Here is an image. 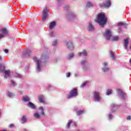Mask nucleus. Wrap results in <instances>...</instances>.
Instances as JSON below:
<instances>
[{
    "instance_id": "11",
    "label": "nucleus",
    "mask_w": 131,
    "mask_h": 131,
    "mask_svg": "<svg viewBox=\"0 0 131 131\" xmlns=\"http://www.w3.org/2000/svg\"><path fill=\"white\" fill-rule=\"evenodd\" d=\"M102 70L103 72H109L110 68L108 67V63L107 62H104L103 63Z\"/></svg>"
},
{
    "instance_id": "5",
    "label": "nucleus",
    "mask_w": 131,
    "mask_h": 131,
    "mask_svg": "<svg viewBox=\"0 0 131 131\" xmlns=\"http://www.w3.org/2000/svg\"><path fill=\"white\" fill-rule=\"evenodd\" d=\"M94 99L95 102H101L102 101V97H101V93L98 91H95L93 93Z\"/></svg>"
},
{
    "instance_id": "10",
    "label": "nucleus",
    "mask_w": 131,
    "mask_h": 131,
    "mask_svg": "<svg viewBox=\"0 0 131 131\" xmlns=\"http://www.w3.org/2000/svg\"><path fill=\"white\" fill-rule=\"evenodd\" d=\"M67 16L69 21H71V20L74 19V18H76V14H75L73 12H68L67 14Z\"/></svg>"
},
{
    "instance_id": "25",
    "label": "nucleus",
    "mask_w": 131,
    "mask_h": 131,
    "mask_svg": "<svg viewBox=\"0 0 131 131\" xmlns=\"http://www.w3.org/2000/svg\"><path fill=\"white\" fill-rule=\"evenodd\" d=\"M6 96L7 97H9V98H13V97H15V94H14V93H13L8 92L6 94Z\"/></svg>"
},
{
    "instance_id": "14",
    "label": "nucleus",
    "mask_w": 131,
    "mask_h": 131,
    "mask_svg": "<svg viewBox=\"0 0 131 131\" xmlns=\"http://www.w3.org/2000/svg\"><path fill=\"white\" fill-rule=\"evenodd\" d=\"M124 42V49L128 52V43H129V41L128 40V38L124 39L123 40Z\"/></svg>"
},
{
    "instance_id": "2",
    "label": "nucleus",
    "mask_w": 131,
    "mask_h": 131,
    "mask_svg": "<svg viewBox=\"0 0 131 131\" xmlns=\"http://www.w3.org/2000/svg\"><path fill=\"white\" fill-rule=\"evenodd\" d=\"M80 64L83 71H88L91 67L89 62H88V60L86 59H82L81 60Z\"/></svg>"
},
{
    "instance_id": "15",
    "label": "nucleus",
    "mask_w": 131,
    "mask_h": 131,
    "mask_svg": "<svg viewBox=\"0 0 131 131\" xmlns=\"http://www.w3.org/2000/svg\"><path fill=\"white\" fill-rule=\"evenodd\" d=\"M67 47L69 50H73L74 49V46H73V42L71 41H69L67 43Z\"/></svg>"
},
{
    "instance_id": "39",
    "label": "nucleus",
    "mask_w": 131,
    "mask_h": 131,
    "mask_svg": "<svg viewBox=\"0 0 131 131\" xmlns=\"http://www.w3.org/2000/svg\"><path fill=\"white\" fill-rule=\"evenodd\" d=\"M108 120H111V119H113V115L110 113L108 115Z\"/></svg>"
},
{
    "instance_id": "1",
    "label": "nucleus",
    "mask_w": 131,
    "mask_h": 131,
    "mask_svg": "<svg viewBox=\"0 0 131 131\" xmlns=\"http://www.w3.org/2000/svg\"><path fill=\"white\" fill-rule=\"evenodd\" d=\"M95 21L100 26L104 27V25L107 23V18H106L105 14L101 13L98 15L97 19Z\"/></svg>"
},
{
    "instance_id": "44",
    "label": "nucleus",
    "mask_w": 131,
    "mask_h": 131,
    "mask_svg": "<svg viewBox=\"0 0 131 131\" xmlns=\"http://www.w3.org/2000/svg\"><path fill=\"white\" fill-rule=\"evenodd\" d=\"M59 61V58H56L55 59H54V60H53V63H58V61Z\"/></svg>"
},
{
    "instance_id": "45",
    "label": "nucleus",
    "mask_w": 131,
    "mask_h": 131,
    "mask_svg": "<svg viewBox=\"0 0 131 131\" xmlns=\"http://www.w3.org/2000/svg\"><path fill=\"white\" fill-rule=\"evenodd\" d=\"M71 75V73L70 72L66 73V76L67 78H69V77Z\"/></svg>"
},
{
    "instance_id": "40",
    "label": "nucleus",
    "mask_w": 131,
    "mask_h": 131,
    "mask_svg": "<svg viewBox=\"0 0 131 131\" xmlns=\"http://www.w3.org/2000/svg\"><path fill=\"white\" fill-rule=\"evenodd\" d=\"M57 43H58V40H55L52 42V46H53V47H56V46H57Z\"/></svg>"
},
{
    "instance_id": "35",
    "label": "nucleus",
    "mask_w": 131,
    "mask_h": 131,
    "mask_svg": "<svg viewBox=\"0 0 131 131\" xmlns=\"http://www.w3.org/2000/svg\"><path fill=\"white\" fill-rule=\"evenodd\" d=\"M86 7L87 8H92V7H93V3L91 2H88Z\"/></svg>"
},
{
    "instance_id": "43",
    "label": "nucleus",
    "mask_w": 131,
    "mask_h": 131,
    "mask_svg": "<svg viewBox=\"0 0 131 131\" xmlns=\"http://www.w3.org/2000/svg\"><path fill=\"white\" fill-rule=\"evenodd\" d=\"M69 8H70V7L69 5H65V6L63 7V9H64V10H69Z\"/></svg>"
},
{
    "instance_id": "7",
    "label": "nucleus",
    "mask_w": 131,
    "mask_h": 131,
    "mask_svg": "<svg viewBox=\"0 0 131 131\" xmlns=\"http://www.w3.org/2000/svg\"><path fill=\"white\" fill-rule=\"evenodd\" d=\"M77 96V90L76 89H73L67 96L68 99H71V98H75Z\"/></svg>"
},
{
    "instance_id": "17",
    "label": "nucleus",
    "mask_w": 131,
    "mask_h": 131,
    "mask_svg": "<svg viewBox=\"0 0 131 131\" xmlns=\"http://www.w3.org/2000/svg\"><path fill=\"white\" fill-rule=\"evenodd\" d=\"M27 106L29 108H30L33 110H35V109H36V105L30 101L28 103Z\"/></svg>"
},
{
    "instance_id": "4",
    "label": "nucleus",
    "mask_w": 131,
    "mask_h": 131,
    "mask_svg": "<svg viewBox=\"0 0 131 131\" xmlns=\"http://www.w3.org/2000/svg\"><path fill=\"white\" fill-rule=\"evenodd\" d=\"M50 14H51V13L49 11L48 8L46 7L43 10L42 13V21H43V22H45V21L48 19V16H49Z\"/></svg>"
},
{
    "instance_id": "16",
    "label": "nucleus",
    "mask_w": 131,
    "mask_h": 131,
    "mask_svg": "<svg viewBox=\"0 0 131 131\" xmlns=\"http://www.w3.org/2000/svg\"><path fill=\"white\" fill-rule=\"evenodd\" d=\"M78 56L79 57H86L88 56V52L86 50H83L81 52L78 53Z\"/></svg>"
},
{
    "instance_id": "6",
    "label": "nucleus",
    "mask_w": 131,
    "mask_h": 131,
    "mask_svg": "<svg viewBox=\"0 0 131 131\" xmlns=\"http://www.w3.org/2000/svg\"><path fill=\"white\" fill-rule=\"evenodd\" d=\"M117 94L118 97L120 98H121L123 101H125L126 99V94L125 93L123 92L121 90L118 89H117Z\"/></svg>"
},
{
    "instance_id": "33",
    "label": "nucleus",
    "mask_w": 131,
    "mask_h": 131,
    "mask_svg": "<svg viewBox=\"0 0 131 131\" xmlns=\"http://www.w3.org/2000/svg\"><path fill=\"white\" fill-rule=\"evenodd\" d=\"M41 59H43L44 60H47V59H49V55L47 54L42 55L41 56Z\"/></svg>"
},
{
    "instance_id": "21",
    "label": "nucleus",
    "mask_w": 131,
    "mask_h": 131,
    "mask_svg": "<svg viewBox=\"0 0 131 131\" xmlns=\"http://www.w3.org/2000/svg\"><path fill=\"white\" fill-rule=\"evenodd\" d=\"M88 31H94L95 30V28H94V26H93V24H92V23L90 22L89 23V26L88 28Z\"/></svg>"
},
{
    "instance_id": "57",
    "label": "nucleus",
    "mask_w": 131,
    "mask_h": 131,
    "mask_svg": "<svg viewBox=\"0 0 131 131\" xmlns=\"http://www.w3.org/2000/svg\"><path fill=\"white\" fill-rule=\"evenodd\" d=\"M75 75L76 77H77V74H75Z\"/></svg>"
},
{
    "instance_id": "36",
    "label": "nucleus",
    "mask_w": 131,
    "mask_h": 131,
    "mask_svg": "<svg viewBox=\"0 0 131 131\" xmlns=\"http://www.w3.org/2000/svg\"><path fill=\"white\" fill-rule=\"evenodd\" d=\"M110 55H111L113 60H115V56L114 55V53H113V52H112V51H111Z\"/></svg>"
},
{
    "instance_id": "48",
    "label": "nucleus",
    "mask_w": 131,
    "mask_h": 131,
    "mask_svg": "<svg viewBox=\"0 0 131 131\" xmlns=\"http://www.w3.org/2000/svg\"><path fill=\"white\" fill-rule=\"evenodd\" d=\"M4 52H5V53H6V54H8V53H9V50L5 49V50H4Z\"/></svg>"
},
{
    "instance_id": "46",
    "label": "nucleus",
    "mask_w": 131,
    "mask_h": 131,
    "mask_svg": "<svg viewBox=\"0 0 131 131\" xmlns=\"http://www.w3.org/2000/svg\"><path fill=\"white\" fill-rule=\"evenodd\" d=\"M58 2V4H60V3H62V2H64L65 0H57Z\"/></svg>"
},
{
    "instance_id": "52",
    "label": "nucleus",
    "mask_w": 131,
    "mask_h": 131,
    "mask_svg": "<svg viewBox=\"0 0 131 131\" xmlns=\"http://www.w3.org/2000/svg\"><path fill=\"white\" fill-rule=\"evenodd\" d=\"M118 30H119L118 32L120 33V31H121V28H119Z\"/></svg>"
},
{
    "instance_id": "58",
    "label": "nucleus",
    "mask_w": 131,
    "mask_h": 131,
    "mask_svg": "<svg viewBox=\"0 0 131 131\" xmlns=\"http://www.w3.org/2000/svg\"><path fill=\"white\" fill-rule=\"evenodd\" d=\"M1 114H2V113L1 112V110H0V116H1Z\"/></svg>"
},
{
    "instance_id": "22",
    "label": "nucleus",
    "mask_w": 131,
    "mask_h": 131,
    "mask_svg": "<svg viewBox=\"0 0 131 131\" xmlns=\"http://www.w3.org/2000/svg\"><path fill=\"white\" fill-rule=\"evenodd\" d=\"M119 40V36H112L110 40H112L113 41H117Z\"/></svg>"
},
{
    "instance_id": "13",
    "label": "nucleus",
    "mask_w": 131,
    "mask_h": 131,
    "mask_svg": "<svg viewBox=\"0 0 131 131\" xmlns=\"http://www.w3.org/2000/svg\"><path fill=\"white\" fill-rule=\"evenodd\" d=\"M119 105H117L114 103H113L111 104V107L113 108V109L111 110V113H114V112H116V110L119 108Z\"/></svg>"
},
{
    "instance_id": "30",
    "label": "nucleus",
    "mask_w": 131,
    "mask_h": 131,
    "mask_svg": "<svg viewBox=\"0 0 131 131\" xmlns=\"http://www.w3.org/2000/svg\"><path fill=\"white\" fill-rule=\"evenodd\" d=\"M39 110H40L41 111V115H45V109L43 106H40L39 107Z\"/></svg>"
},
{
    "instance_id": "37",
    "label": "nucleus",
    "mask_w": 131,
    "mask_h": 131,
    "mask_svg": "<svg viewBox=\"0 0 131 131\" xmlns=\"http://www.w3.org/2000/svg\"><path fill=\"white\" fill-rule=\"evenodd\" d=\"M88 82H89L88 81H85L84 82H83L81 85L80 88H84V86L86 85V84L88 83Z\"/></svg>"
},
{
    "instance_id": "55",
    "label": "nucleus",
    "mask_w": 131,
    "mask_h": 131,
    "mask_svg": "<svg viewBox=\"0 0 131 131\" xmlns=\"http://www.w3.org/2000/svg\"><path fill=\"white\" fill-rule=\"evenodd\" d=\"M19 94H20V95H22V91H19Z\"/></svg>"
},
{
    "instance_id": "49",
    "label": "nucleus",
    "mask_w": 131,
    "mask_h": 131,
    "mask_svg": "<svg viewBox=\"0 0 131 131\" xmlns=\"http://www.w3.org/2000/svg\"><path fill=\"white\" fill-rule=\"evenodd\" d=\"M14 127V124H11L10 125H9V127H10V128H12Z\"/></svg>"
},
{
    "instance_id": "31",
    "label": "nucleus",
    "mask_w": 131,
    "mask_h": 131,
    "mask_svg": "<svg viewBox=\"0 0 131 131\" xmlns=\"http://www.w3.org/2000/svg\"><path fill=\"white\" fill-rule=\"evenodd\" d=\"M14 77H15L16 78H22L23 77L22 75H20V74L16 73L14 75Z\"/></svg>"
},
{
    "instance_id": "60",
    "label": "nucleus",
    "mask_w": 131,
    "mask_h": 131,
    "mask_svg": "<svg viewBox=\"0 0 131 131\" xmlns=\"http://www.w3.org/2000/svg\"><path fill=\"white\" fill-rule=\"evenodd\" d=\"M130 50H131V45H130Z\"/></svg>"
},
{
    "instance_id": "47",
    "label": "nucleus",
    "mask_w": 131,
    "mask_h": 131,
    "mask_svg": "<svg viewBox=\"0 0 131 131\" xmlns=\"http://www.w3.org/2000/svg\"><path fill=\"white\" fill-rule=\"evenodd\" d=\"M11 84H12V85H15L16 83H15V81L11 80Z\"/></svg>"
},
{
    "instance_id": "34",
    "label": "nucleus",
    "mask_w": 131,
    "mask_h": 131,
    "mask_svg": "<svg viewBox=\"0 0 131 131\" xmlns=\"http://www.w3.org/2000/svg\"><path fill=\"white\" fill-rule=\"evenodd\" d=\"M71 123H72V120H70L67 123L66 128H69V127H70V125L71 124Z\"/></svg>"
},
{
    "instance_id": "28",
    "label": "nucleus",
    "mask_w": 131,
    "mask_h": 131,
    "mask_svg": "<svg viewBox=\"0 0 131 131\" xmlns=\"http://www.w3.org/2000/svg\"><path fill=\"white\" fill-rule=\"evenodd\" d=\"M83 113H85V110H80L76 112V114L78 116L81 115V114H83Z\"/></svg>"
},
{
    "instance_id": "3",
    "label": "nucleus",
    "mask_w": 131,
    "mask_h": 131,
    "mask_svg": "<svg viewBox=\"0 0 131 131\" xmlns=\"http://www.w3.org/2000/svg\"><path fill=\"white\" fill-rule=\"evenodd\" d=\"M33 60L34 62H36V72H40V70L41 69L40 66H41V59H37L36 57L33 58Z\"/></svg>"
},
{
    "instance_id": "38",
    "label": "nucleus",
    "mask_w": 131,
    "mask_h": 131,
    "mask_svg": "<svg viewBox=\"0 0 131 131\" xmlns=\"http://www.w3.org/2000/svg\"><path fill=\"white\" fill-rule=\"evenodd\" d=\"M34 117H35L36 118H40V115H39V114L36 113L35 114H34Z\"/></svg>"
},
{
    "instance_id": "20",
    "label": "nucleus",
    "mask_w": 131,
    "mask_h": 131,
    "mask_svg": "<svg viewBox=\"0 0 131 131\" xmlns=\"http://www.w3.org/2000/svg\"><path fill=\"white\" fill-rule=\"evenodd\" d=\"M58 33L55 31H51L49 33V36L51 37H57Z\"/></svg>"
},
{
    "instance_id": "32",
    "label": "nucleus",
    "mask_w": 131,
    "mask_h": 131,
    "mask_svg": "<svg viewBox=\"0 0 131 131\" xmlns=\"http://www.w3.org/2000/svg\"><path fill=\"white\" fill-rule=\"evenodd\" d=\"M74 57V54L73 53H70L69 54V56L68 57V59H69V60L72 59V58H73Z\"/></svg>"
},
{
    "instance_id": "9",
    "label": "nucleus",
    "mask_w": 131,
    "mask_h": 131,
    "mask_svg": "<svg viewBox=\"0 0 131 131\" xmlns=\"http://www.w3.org/2000/svg\"><path fill=\"white\" fill-rule=\"evenodd\" d=\"M104 36H105L106 40H110L111 37H112V32L110 30H107L104 34Z\"/></svg>"
},
{
    "instance_id": "50",
    "label": "nucleus",
    "mask_w": 131,
    "mask_h": 131,
    "mask_svg": "<svg viewBox=\"0 0 131 131\" xmlns=\"http://www.w3.org/2000/svg\"><path fill=\"white\" fill-rule=\"evenodd\" d=\"M127 120H130L131 119V116H129L127 117L126 118Z\"/></svg>"
},
{
    "instance_id": "23",
    "label": "nucleus",
    "mask_w": 131,
    "mask_h": 131,
    "mask_svg": "<svg viewBox=\"0 0 131 131\" xmlns=\"http://www.w3.org/2000/svg\"><path fill=\"white\" fill-rule=\"evenodd\" d=\"M55 26H56V21H52L49 25V29H53L55 27Z\"/></svg>"
},
{
    "instance_id": "53",
    "label": "nucleus",
    "mask_w": 131,
    "mask_h": 131,
    "mask_svg": "<svg viewBox=\"0 0 131 131\" xmlns=\"http://www.w3.org/2000/svg\"><path fill=\"white\" fill-rule=\"evenodd\" d=\"M73 123H74V125H75V126H77V125L76 124V122H74Z\"/></svg>"
},
{
    "instance_id": "12",
    "label": "nucleus",
    "mask_w": 131,
    "mask_h": 131,
    "mask_svg": "<svg viewBox=\"0 0 131 131\" xmlns=\"http://www.w3.org/2000/svg\"><path fill=\"white\" fill-rule=\"evenodd\" d=\"M1 32L2 34H0V39L4 37L5 35H7L9 33V31L6 28H2L1 30Z\"/></svg>"
},
{
    "instance_id": "41",
    "label": "nucleus",
    "mask_w": 131,
    "mask_h": 131,
    "mask_svg": "<svg viewBox=\"0 0 131 131\" xmlns=\"http://www.w3.org/2000/svg\"><path fill=\"white\" fill-rule=\"evenodd\" d=\"M111 94H112V90L108 89L107 91L106 92V95L107 96H109V95H111Z\"/></svg>"
},
{
    "instance_id": "24",
    "label": "nucleus",
    "mask_w": 131,
    "mask_h": 131,
    "mask_svg": "<svg viewBox=\"0 0 131 131\" xmlns=\"http://www.w3.org/2000/svg\"><path fill=\"white\" fill-rule=\"evenodd\" d=\"M3 72L5 73L4 78H8V77H10V71H4Z\"/></svg>"
},
{
    "instance_id": "19",
    "label": "nucleus",
    "mask_w": 131,
    "mask_h": 131,
    "mask_svg": "<svg viewBox=\"0 0 131 131\" xmlns=\"http://www.w3.org/2000/svg\"><path fill=\"white\" fill-rule=\"evenodd\" d=\"M22 100L23 102H25V103H29V102H30V98H29V97H28V96H23L22 98Z\"/></svg>"
},
{
    "instance_id": "26",
    "label": "nucleus",
    "mask_w": 131,
    "mask_h": 131,
    "mask_svg": "<svg viewBox=\"0 0 131 131\" xmlns=\"http://www.w3.org/2000/svg\"><path fill=\"white\" fill-rule=\"evenodd\" d=\"M45 98V96L43 95H41L38 97V100L40 103H45V100L43 99Z\"/></svg>"
},
{
    "instance_id": "42",
    "label": "nucleus",
    "mask_w": 131,
    "mask_h": 131,
    "mask_svg": "<svg viewBox=\"0 0 131 131\" xmlns=\"http://www.w3.org/2000/svg\"><path fill=\"white\" fill-rule=\"evenodd\" d=\"M118 25L119 26H123L126 25V24L120 22L118 23Z\"/></svg>"
},
{
    "instance_id": "51",
    "label": "nucleus",
    "mask_w": 131,
    "mask_h": 131,
    "mask_svg": "<svg viewBox=\"0 0 131 131\" xmlns=\"http://www.w3.org/2000/svg\"><path fill=\"white\" fill-rule=\"evenodd\" d=\"M51 88H52V85H48V86L47 87V89H51Z\"/></svg>"
},
{
    "instance_id": "59",
    "label": "nucleus",
    "mask_w": 131,
    "mask_h": 131,
    "mask_svg": "<svg viewBox=\"0 0 131 131\" xmlns=\"http://www.w3.org/2000/svg\"><path fill=\"white\" fill-rule=\"evenodd\" d=\"M24 131H27V130H26V129H24Z\"/></svg>"
},
{
    "instance_id": "18",
    "label": "nucleus",
    "mask_w": 131,
    "mask_h": 131,
    "mask_svg": "<svg viewBox=\"0 0 131 131\" xmlns=\"http://www.w3.org/2000/svg\"><path fill=\"white\" fill-rule=\"evenodd\" d=\"M30 54H31V50H25L24 51L23 56H25V57H26L27 58L28 57H30Z\"/></svg>"
},
{
    "instance_id": "54",
    "label": "nucleus",
    "mask_w": 131,
    "mask_h": 131,
    "mask_svg": "<svg viewBox=\"0 0 131 131\" xmlns=\"http://www.w3.org/2000/svg\"><path fill=\"white\" fill-rule=\"evenodd\" d=\"M3 60V58H2V56H0V61H2Z\"/></svg>"
},
{
    "instance_id": "8",
    "label": "nucleus",
    "mask_w": 131,
    "mask_h": 131,
    "mask_svg": "<svg viewBox=\"0 0 131 131\" xmlns=\"http://www.w3.org/2000/svg\"><path fill=\"white\" fill-rule=\"evenodd\" d=\"M111 6V1L110 0L106 1L105 3H101L99 4V7L100 8H110Z\"/></svg>"
},
{
    "instance_id": "29",
    "label": "nucleus",
    "mask_w": 131,
    "mask_h": 131,
    "mask_svg": "<svg viewBox=\"0 0 131 131\" xmlns=\"http://www.w3.org/2000/svg\"><path fill=\"white\" fill-rule=\"evenodd\" d=\"M6 69V67L5 66L2 65V63H0V72H5V70Z\"/></svg>"
},
{
    "instance_id": "27",
    "label": "nucleus",
    "mask_w": 131,
    "mask_h": 131,
    "mask_svg": "<svg viewBox=\"0 0 131 131\" xmlns=\"http://www.w3.org/2000/svg\"><path fill=\"white\" fill-rule=\"evenodd\" d=\"M21 123H26L27 122V118L26 116H23L21 119Z\"/></svg>"
},
{
    "instance_id": "56",
    "label": "nucleus",
    "mask_w": 131,
    "mask_h": 131,
    "mask_svg": "<svg viewBox=\"0 0 131 131\" xmlns=\"http://www.w3.org/2000/svg\"><path fill=\"white\" fill-rule=\"evenodd\" d=\"M130 64H131V58L129 59Z\"/></svg>"
}]
</instances>
